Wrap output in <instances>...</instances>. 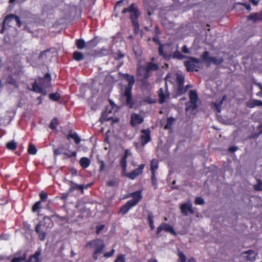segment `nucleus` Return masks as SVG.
I'll return each instance as SVG.
<instances>
[{"mask_svg": "<svg viewBox=\"0 0 262 262\" xmlns=\"http://www.w3.org/2000/svg\"><path fill=\"white\" fill-rule=\"evenodd\" d=\"M115 252V249L113 248L111 251L104 253L103 256L106 258H108L113 256Z\"/></svg>", "mask_w": 262, "mask_h": 262, "instance_id": "obj_56", "label": "nucleus"}, {"mask_svg": "<svg viewBox=\"0 0 262 262\" xmlns=\"http://www.w3.org/2000/svg\"><path fill=\"white\" fill-rule=\"evenodd\" d=\"M151 180L152 185L154 189H156L158 188L157 180L156 176V173H152L151 176Z\"/></svg>", "mask_w": 262, "mask_h": 262, "instance_id": "obj_44", "label": "nucleus"}, {"mask_svg": "<svg viewBox=\"0 0 262 262\" xmlns=\"http://www.w3.org/2000/svg\"><path fill=\"white\" fill-rule=\"evenodd\" d=\"M13 17V20L16 21L17 26L20 28L22 26V23L19 17L14 14H10L9 17Z\"/></svg>", "mask_w": 262, "mask_h": 262, "instance_id": "obj_42", "label": "nucleus"}, {"mask_svg": "<svg viewBox=\"0 0 262 262\" xmlns=\"http://www.w3.org/2000/svg\"><path fill=\"white\" fill-rule=\"evenodd\" d=\"M143 6L145 10L147 11L148 15L149 16L152 15V14L154 13V9L150 6L149 2L146 1V0H144Z\"/></svg>", "mask_w": 262, "mask_h": 262, "instance_id": "obj_26", "label": "nucleus"}, {"mask_svg": "<svg viewBox=\"0 0 262 262\" xmlns=\"http://www.w3.org/2000/svg\"><path fill=\"white\" fill-rule=\"evenodd\" d=\"M257 183L253 185V189L255 191H262V181L259 179H256Z\"/></svg>", "mask_w": 262, "mask_h": 262, "instance_id": "obj_38", "label": "nucleus"}, {"mask_svg": "<svg viewBox=\"0 0 262 262\" xmlns=\"http://www.w3.org/2000/svg\"><path fill=\"white\" fill-rule=\"evenodd\" d=\"M134 206L128 201L124 205L120 207L119 213L122 215L127 213L128 211Z\"/></svg>", "mask_w": 262, "mask_h": 262, "instance_id": "obj_20", "label": "nucleus"}, {"mask_svg": "<svg viewBox=\"0 0 262 262\" xmlns=\"http://www.w3.org/2000/svg\"><path fill=\"white\" fill-rule=\"evenodd\" d=\"M148 216H147V219L149 222L150 228L151 230H153L155 229V226H154V216L153 215V213L150 211H148Z\"/></svg>", "mask_w": 262, "mask_h": 262, "instance_id": "obj_30", "label": "nucleus"}, {"mask_svg": "<svg viewBox=\"0 0 262 262\" xmlns=\"http://www.w3.org/2000/svg\"><path fill=\"white\" fill-rule=\"evenodd\" d=\"M17 143L14 141H11L6 144V148L9 150H14L17 148Z\"/></svg>", "mask_w": 262, "mask_h": 262, "instance_id": "obj_36", "label": "nucleus"}, {"mask_svg": "<svg viewBox=\"0 0 262 262\" xmlns=\"http://www.w3.org/2000/svg\"><path fill=\"white\" fill-rule=\"evenodd\" d=\"M108 50L105 48H102L99 51V54L101 55H106L108 54Z\"/></svg>", "mask_w": 262, "mask_h": 262, "instance_id": "obj_59", "label": "nucleus"}, {"mask_svg": "<svg viewBox=\"0 0 262 262\" xmlns=\"http://www.w3.org/2000/svg\"><path fill=\"white\" fill-rule=\"evenodd\" d=\"M73 58L76 61H79L84 59V55L82 52L76 51L73 53Z\"/></svg>", "mask_w": 262, "mask_h": 262, "instance_id": "obj_29", "label": "nucleus"}, {"mask_svg": "<svg viewBox=\"0 0 262 262\" xmlns=\"http://www.w3.org/2000/svg\"><path fill=\"white\" fill-rule=\"evenodd\" d=\"M248 20H251L253 23H256L257 21L262 20V11L259 13L253 12L249 14L247 17Z\"/></svg>", "mask_w": 262, "mask_h": 262, "instance_id": "obj_18", "label": "nucleus"}, {"mask_svg": "<svg viewBox=\"0 0 262 262\" xmlns=\"http://www.w3.org/2000/svg\"><path fill=\"white\" fill-rule=\"evenodd\" d=\"M63 154L66 155L68 158L72 157H76L77 156V152L75 151H71V154L69 152H64Z\"/></svg>", "mask_w": 262, "mask_h": 262, "instance_id": "obj_57", "label": "nucleus"}, {"mask_svg": "<svg viewBox=\"0 0 262 262\" xmlns=\"http://www.w3.org/2000/svg\"><path fill=\"white\" fill-rule=\"evenodd\" d=\"M63 147L62 146L54 149L53 152L55 156H57L63 154Z\"/></svg>", "mask_w": 262, "mask_h": 262, "instance_id": "obj_51", "label": "nucleus"}, {"mask_svg": "<svg viewBox=\"0 0 262 262\" xmlns=\"http://www.w3.org/2000/svg\"><path fill=\"white\" fill-rule=\"evenodd\" d=\"M174 49V46L171 43H166L160 45L158 48V53L166 60H170L171 54Z\"/></svg>", "mask_w": 262, "mask_h": 262, "instance_id": "obj_7", "label": "nucleus"}, {"mask_svg": "<svg viewBox=\"0 0 262 262\" xmlns=\"http://www.w3.org/2000/svg\"><path fill=\"white\" fill-rule=\"evenodd\" d=\"M127 151L125 152L123 156L120 159L119 161V165L122 168L121 174L123 177L128 178L131 180H134L139 175H141L143 173V170L145 167L144 164H140L139 167L131 172L127 173Z\"/></svg>", "mask_w": 262, "mask_h": 262, "instance_id": "obj_3", "label": "nucleus"}, {"mask_svg": "<svg viewBox=\"0 0 262 262\" xmlns=\"http://www.w3.org/2000/svg\"><path fill=\"white\" fill-rule=\"evenodd\" d=\"M214 106L215 107L216 110L218 113H220L221 111V106H222V102H220L219 103H214Z\"/></svg>", "mask_w": 262, "mask_h": 262, "instance_id": "obj_58", "label": "nucleus"}, {"mask_svg": "<svg viewBox=\"0 0 262 262\" xmlns=\"http://www.w3.org/2000/svg\"><path fill=\"white\" fill-rule=\"evenodd\" d=\"M180 209L182 214L184 216H187L188 214V212L191 214L194 213L192 204L190 203L182 204L180 206Z\"/></svg>", "mask_w": 262, "mask_h": 262, "instance_id": "obj_14", "label": "nucleus"}, {"mask_svg": "<svg viewBox=\"0 0 262 262\" xmlns=\"http://www.w3.org/2000/svg\"><path fill=\"white\" fill-rule=\"evenodd\" d=\"M49 98L50 100L53 101H58L60 98V95L58 92H55L54 93L49 94Z\"/></svg>", "mask_w": 262, "mask_h": 262, "instance_id": "obj_40", "label": "nucleus"}, {"mask_svg": "<svg viewBox=\"0 0 262 262\" xmlns=\"http://www.w3.org/2000/svg\"><path fill=\"white\" fill-rule=\"evenodd\" d=\"M37 150L34 145L30 144L28 148V152L29 154L35 155L36 154Z\"/></svg>", "mask_w": 262, "mask_h": 262, "instance_id": "obj_43", "label": "nucleus"}, {"mask_svg": "<svg viewBox=\"0 0 262 262\" xmlns=\"http://www.w3.org/2000/svg\"><path fill=\"white\" fill-rule=\"evenodd\" d=\"M178 256L179 262H186V259L185 255L182 252L179 251L178 253Z\"/></svg>", "mask_w": 262, "mask_h": 262, "instance_id": "obj_53", "label": "nucleus"}, {"mask_svg": "<svg viewBox=\"0 0 262 262\" xmlns=\"http://www.w3.org/2000/svg\"><path fill=\"white\" fill-rule=\"evenodd\" d=\"M189 96L190 101H198V95L195 90H190L189 92Z\"/></svg>", "mask_w": 262, "mask_h": 262, "instance_id": "obj_37", "label": "nucleus"}, {"mask_svg": "<svg viewBox=\"0 0 262 262\" xmlns=\"http://www.w3.org/2000/svg\"><path fill=\"white\" fill-rule=\"evenodd\" d=\"M7 82L9 84L13 85L15 88H18V86L17 81L11 75H9L7 77Z\"/></svg>", "mask_w": 262, "mask_h": 262, "instance_id": "obj_35", "label": "nucleus"}, {"mask_svg": "<svg viewBox=\"0 0 262 262\" xmlns=\"http://www.w3.org/2000/svg\"><path fill=\"white\" fill-rule=\"evenodd\" d=\"M194 203L196 205H204L205 204L204 200L201 196L196 197L194 200Z\"/></svg>", "mask_w": 262, "mask_h": 262, "instance_id": "obj_52", "label": "nucleus"}, {"mask_svg": "<svg viewBox=\"0 0 262 262\" xmlns=\"http://www.w3.org/2000/svg\"><path fill=\"white\" fill-rule=\"evenodd\" d=\"M127 12L130 13L129 18L133 26L134 27L135 33H137L140 28L138 18L141 15V13L138 7L135 6L134 3L132 4L128 8H125L121 11L122 14H125Z\"/></svg>", "mask_w": 262, "mask_h": 262, "instance_id": "obj_5", "label": "nucleus"}, {"mask_svg": "<svg viewBox=\"0 0 262 262\" xmlns=\"http://www.w3.org/2000/svg\"><path fill=\"white\" fill-rule=\"evenodd\" d=\"M41 208V201L36 202L32 207V211L33 212H36L39 209Z\"/></svg>", "mask_w": 262, "mask_h": 262, "instance_id": "obj_47", "label": "nucleus"}, {"mask_svg": "<svg viewBox=\"0 0 262 262\" xmlns=\"http://www.w3.org/2000/svg\"><path fill=\"white\" fill-rule=\"evenodd\" d=\"M159 167V162L157 160L153 159L150 161V170L151 173H156V170Z\"/></svg>", "mask_w": 262, "mask_h": 262, "instance_id": "obj_25", "label": "nucleus"}, {"mask_svg": "<svg viewBox=\"0 0 262 262\" xmlns=\"http://www.w3.org/2000/svg\"><path fill=\"white\" fill-rule=\"evenodd\" d=\"M67 138L69 139L70 138L73 139L75 143L76 144H79L80 142V139L76 133H72L71 132L68 135Z\"/></svg>", "mask_w": 262, "mask_h": 262, "instance_id": "obj_33", "label": "nucleus"}, {"mask_svg": "<svg viewBox=\"0 0 262 262\" xmlns=\"http://www.w3.org/2000/svg\"><path fill=\"white\" fill-rule=\"evenodd\" d=\"M58 124V119L57 118H53L50 123V127L52 129H55Z\"/></svg>", "mask_w": 262, "mask_h": 262, "instance_id": "obj_48", "label": "nucleus"}, {"mask_svg": "<svg viewBox=\"0 0 262 262\" xmlns=\"http://www.w3.org/2000/svg\"><path fill=\"white\" fill-rule=\"evenodd\" d=\"M76 47L79 50H82L86 47V43L83 39H77L75 40Z\"/></svg>", "mask_w": 262, "mask_h": 262, "instance_id": "obj_31", "label": "nucleus"}, {"mask_svg": "<svg viewBox=\"0 0 262 262\" xmlns=\"http://www.w3.org/2000/svg\"><path fill=\"white\" fill-rule=\"evenodd\" d=\"M182 51L185 54H189V50L188 49L186 45H184L182 48Z\"/></svg>", "mask_w": 262, "mask_h": 262, "instance_id": "obj_62", "label": "nucleus"}, {"mask_svg": "<svg viewBox=\"0 0 262 262\" xmlns=\"http://www.w3.org/2000/svg\"><path fill=\"white\" fill-rule=\"evenodd\" d=\"M100 166L99 167V172H101L104 170L105 165V163H104V161H100Z\"/></svg>", "mask_w": 262, "mask_h": 262, "instance_id": "obj_60", "label": "nucleus"}, {"mask_svg": "<svg viewBox=\"0 0 262 262\" xmlns=\"http://www.w3.org/2000/svg\"><path fill=\"white\" fill-rule=\"evenodd\" d=\"M176 81L178 85H183L185 82L184 76L180 74H177Z\"/></svg>", "mask_w": 262, "mask_h": 262, "instance_id": "obj_39", "label": "nucleus"}, {"mask_svg": "<svg viewBox=\"0 0 262 262\" xmlns=\"http://www.w3.org/2000/svg\"><path fill=\"white\" fill-rule=\"evenodd\" d=\"M122 77L128 82V84L125 86L122 97L125 98V105L129 108H132L134 105V102L132 97V89L135 83V77L127 73L122 74Z\"/></svg>", "mask_w": 262, "mask_h": 262, "instance_id": "obj_2", "label": "nucleus"}, {"mask_svg": "<svg viewBox=\"0 0 262 262\" xmlns=\"http://www.w3.org/2000/svg\"><path fill=\"white\" fill-rule=\"evenodd\" d=\"M176 119L172 117L167 118L166 121V124L165 125L164 128L167 129H170L172 128V125L175 121Z\"/></svg>", "mask_w": 262, "mask_h": 262, "instance_id": "obj_34", "label": "nucleus"}, {"mask_svg": "<svg viewBox=\"0 0 262 262\" xmlns=\"http://www.w3.org/2000/svg\"><path fill=\"white\" fill-rule=\"evenodd\" d=\"M104 227V225H100L99 226H96V233L98 234H99L101 230H102L103 229Z\"/></svg>", "mask_w": 262, "mask_h": 262, "instance_id": "obj_61", "label": "nucleus"}, {"mask_svg": "<svg viewBox=\"0 0 262 262\" xmlns=\"http://www.w3.org/2000/svg\"><path fill=\"white\" fill-rule=\"evenodd\" d=\"M200 58L203 62L206 63L208 67H209L211 63L214 65L218 66L222 64L224 61L223 57L217 58L216 57L210 56V53L207 51L203 52L201 55Z\"/></svg>", "mask_w": 262, "mask_h": 262, "instance_id": "obj_6", "label": "nucleus"}, {"mask_svg": "<svg viewBox=\"0 0 262 262\" xmlns=\"http://www.w3.org/2000/svg\"><path fill=\"white\" fill-rule=\"evenodd\" d=\"M197 101L190 100L189 102H187L186 103V111H188L189 110H194L196 109L198 107Z\"/></svg>", "mask_w": 262, "mask_h": 262, "instance_id": "obj_28", "label": "nucleus"}, {"mask_svg": "<svg viewBox=\"0 0 262 262\" xmlns=\"http://www.w3.org/2000/svg\"><path fill=\"white\" fill-rule=\"evenodd\" d=\"M125 55L121 51H118L114 54V58L116 60H119L124 57Z\"/></svg>", "mask_w": 262, "mask_h": 262, "instance_id": "obj_45", "label": "nucleus"}, {"mask_svg": "<svg viewBox=\"0 0 262 262\" xmlns=\"http://www.w3.org/2000/svg\"><path fill=\"white\" fill-rule=\"evenodd\" d=\"M32 89L31 90L34 92L40 93L43 96H46L47 94V91L46 89L48 88H43L39 86L36 81H34L32 83Z\"/></svg>", "mask_w": 262, "mask_h": 262, "instance_id": "obj_15", "label": "nucleus"}, {"mask_svg": "<svg viewBox=\"0 0 262 262\" xmlns=\"http://www.w3.org/2000/svg\"><path fill=\"white\" fill-rule=\"evenodd\" d=\"M41 249L38 248L37 250L35 252V253L33 255L30 256L28 261H30L32 260V258H34L35 261L34 262H40L39 260V256L41 255Z\"/></svg>", "mask_w": 262, "mask_h": 262, "instance_id": "obj_27", "label": "nucleus"}, {"mask_svg": "<svg viewBox=\"0 0 262 262\" xmlns=\"http://www.w3.org/2000/svg\"><path fill=\"white\" fill-rule=\"evenodd\" d=\"M70 172H71V174L72 176H75L78 173V171H77V170L75 168H72L71 169H70Z\"/></svg>", "mask_w": 262, "mask_h": 262, "instance_id": "obj_64", "label": "nucleus"}, {"mask_svg": "<svg viewBox=\"0 0 262 262\" xmlns=\"http://www.w3.org/2000/svg\"><path fill=\"white\" fill-rule=\"evenodd\" d=\"M119 184V181L117 179H114L110 180L106 183V185L108 187H114L118 186Z\"/></svg>", "mask_w": 262, "mask_h": 262, "instance_id": "obj_46", "label": "nucleus"}, {"mask_svg": "<svg viewBox=\"0 0 262 262\" xmlns=\"http://www.w3.org/2000/svg\"><path fill=\"white\" fill-rule=\"evenodd\" d=\"M187 91V88H184L183 85H178V94L180 95L184 94Z\"/></svg>", "mask_w": 262, "mask_h": 262, "instance_id": "obj_50", "label": "nucleus"}, {"mask_svg": "<svg viewBox=\"0 0 262 262\" xmlns=\"http://www.w3.org/2000/svg\"><path fill=\"white\" fill-rule=\"evenodd\" d=\"M159 96V102L160 104H163L166 101L167 98L169 97V94H165L164 93L163 88H161L158 91Z\"/></svg>", "mask_w": 262, "mask_h": 262, "instance_id": "obj_22", "label": "nucleus"}, {"mask_svg": "<svg viewBox=\"0 0 262 262\" xmlns=\"http://www.w3.org/2000/svg\"><path fill=\"white\" fill-rule=\"evenodd\" d=\"M114 262H125V256L123 254L119 255Z\"/></svg>", "mask_w": 262, "mask_h": 262, "instance_id": "obj_55", "label": "nucleus"}, {"mask_svg": "<svg viewBox=\"0 0 262 262\" xmlns=\"http://www.w3.org/2000/svg\"><path fill=\"white\" fill-rule=\"evenodd\" d=\"M152 40L155 42L156 43L159 45V46H160V45H163L162 43H161V42H160V40H159L158 36H156V37H154L152 38Z\"/></svg>", "mask_w": 262, "mask_h": 262, "instance_id": "obj_63", "label": "nucleus"}, {"mask_svg": "<svg viewBox=\"0 0 262 262\" xmlns=\"http://www.w3.org/2000/svg\"><path fill=\"white\" fill-rule=\"evenodd\" d=\"M187 60L184 62V65L188 72L198 71L200 68L201 61L199 59L192 56H187Z\"/></svg>", "mask_w": 262, "mask_h": 262, "instance_id": "obj_8", "label": "nucleus"}, {"mask_svg": "<svg viewBox=\"0 0 262 262\" xmlns=\"http://www.w3.org/2000/svg\"><path fill=\"white\" fill-rule=\"evenodd\" d=\"M10 14L6 15L3 21V23L8 27H11V23L13 20V17H9Z\"/></svg>", "mask_w": 262, "mask_h": 262, "instance_id": "obj_41", "label": "nucleus"}, {"mask_svg": "<svg viewBox=\"0 0 262 262\" xmlns=\"http://www.w3.org/2000/svg\"><path fill=\"white\" fill-rule=\"evenodd\" d=\"M99 40L97 37H94L92 39L86 42V48L89 49H91L95 47L98 44Z\"/></svg>", "mask_w": 262, "mask_h": 262, "instance_id": "obj_24", "label": "nucleus"}, {"mask_svg": "<svg viewBox=\"0 0 262 262\" xmlns=\"http://www.w3.org/2000/svg\"><path fill=\"white\" fill-rule=\"evenodd\" d=\"M143 121V118L139 114L133 113L131 115L130 123L133 126L141 124Z\"/></svg>", "mask_w": 262, "mask_h": 262, "instance_id": "obj_17", "label": "nucleus"}, {"mask_svg": "<svg viewBox=\"0 0 262 262\" xmlns=\"http://www.w3.org/2000/svg\"><path fill=\"white\" fill-rule=\"evenodd\" d=\"M246 106L249 108H253L256 106H262V101L257 99H252L246 102Z\"/></svg>", "mask_w": 262, "mask_h": 262, "instance_id": "obj_21", "label": "nucleus"}, {"mask_svg": "<svg viewBox=\"0 0 262 262\" xmlns=\"http://www.w3.org/2000/svg\"><path fill=\"white\" fill-rule=\"evenodd\" d=\"M26 256H27L26 253H25L20 257H17L13 258L11 260V262H21L26 259Z\"/></svg>", "mask_w": 262, "mask_h": 262, "instance_id": "obj_49", "label": "nucleus"}, {"mask_svg": "<svg viewBox=\"0 0 262 262\" xmlns=\"http://www.w3.org/2000/svg\"><path fill=\"white\" fill-rule=\"evenodd\" d=\"M56 217L58 219H62L58 215H52L51 217L47 216H45L42 220L40 221L35 227V231L38 234V238L41 241H44L47 236V231L48 229H51L54 225L52 218Z\"/></svg>", "mask_w": 262, "mask_h": 262, "instance_id": "obj_1", "label": "nucleus"}, {"mask_svg": "<svg viewBox=\"0 0 262 262\" xmlns=\"http://www.w3.org/2000/svg\"><path fill=\"white\" fill-rule=\"evenodd\" d=\"M187 58V56L183 55L182 54L179 50V46L177 45L175 51L173 50L172 54H171V59H178L182 60L184 58Z\"/></svg>", "mask_w": 262, "mask_h": 262, "instance_id": "obj_19", "label": "nucleus"}, {"mask_svg": "<svg viewBox=\"0 0 262 262\" xmlns=\"http://www.w3.org/2000/svg\"><path fill=\"white\" fill-rule=\"evenodd\" d=\"M39 196L41 202L45 201L48 198V194H47V193L43 191H42L41 192H40Z\"/></svg>", "mask_w": 262, "mask_h": 262, "instance_id": "obj_54", "label": "nucleus"}, {"mask_svg": "<svg viewBox=\"0 0 262 262\" xmlns=\"http://www.w3.org/2000/svg\"><path fill=\"white\" fill-rule=\"evenodd\" d=\"M51 76L49 73H46L43 77H38L36 81L39 86L43 88L51 87Z\"/></svg>", "mask_w": 262, "mask_h": 262, "instance_id": "obj_9", "label": "nucleus"}, {"mask_svg": "<svg viewBox=\"0 0 262 262\" xmlns=\"http://www.w3.org/2000/svg\"><path fill=\"white\" fill-rule=\"evenodd\" d=\"M141 190H137L136 191L130 193L127 197L131 196L133 198L132 199L129 200V201L135 206L138 204L139 201L142 198L141 194Z\"/></svg>", "mask_w": 262, "mask_h": 262, "instance_id": "obj_13", "label": "nucleus"}, {"mask_svg": "<svg viewBox=\"0 0 262 262\" xmlns=\"http://www.w3.org/2000/svg\"><path fill=\"white\" fill-rule=\"evenodd\" d=\"M243 254H247L246 259L251 261H254L255 260L256 256L257 255V253H256L253 250H249L247 251H245L243 252Z\"/></svg>", "mask_w": 262, "mask_h": 262, "instance_id": "obj_23", "label": "nucleus"}, {"mask_svg": "<svg viewBox=\"0 0 262 262\" xmlns=\"http://www.w3.org/2000/svg\"><path fill=\"white\" fill-rule=\"evenodd\" d=\"M142 135L140 136L141 145L144 146L147 143L151 141L150 130L149 128L143 129L141 130Z\"/></svg>", "mask_w": 262, "mask_h": 262, "instance_id": "obj_12", "label": "nucleus"}, {"mask_svg": "<svg viewBox=\"0 0 262 262\" xmlns=\"http://www.w3.org/2000/svg\"><path fill=\"white\" fill-rule=\"evenodd\" d=\"M79 163L83 168H86L90 165V161L86 157H82L80 159Z\"/></svg>", "mask_w": 262, "mask_h": 262, "instance_id": "obj_32", "label": "nucleus"}, {"mask_svg": "<svg viewBox=\"0 0 262 262\" xmlns=\"http://www.w3.org/2000/svg\"><path fill=\"white\" fill-rule=\"evenodd\" d=\"M162 230H165L172 235H176V232L173 227L166 223H162L157 228L156 234L158 235Z\"/></svg>", "mask_w": 262, "mask_h": 262, "instance_id": "obj_10", "label": "nucleus"}, {"mask_svg": "<svg viewBox=\"0 0 262 262\" xmlns=\"http://www.w3.org/2000/svg\"><path fill=\"white\" fill-rule=\"evenodd\" d=\"M70 187L68 190L69 193L73 192L74 190H80L81 193H83L84 186L83 185L77 184L72 181H69Z\"/></svg>", "mask_w": 262, "mask_h": 262, "instance_id": "obj_16", "label": "nucleus"}, {"mask_svg": "<svg viewBox=\"0 0 262 262\" xmlns=\"http://www.w3.org/2000/svg\"><path fill=\"white\" fill-rule=\"evenodd\" d=\"M84 247L86 248H94L92 257L96 260L98 259L99 255L103 252L105 245L103 239L97 238L88 242Z\"/></svg>", "mask_w": 262, "mask_h": 262, "instance_id": "obj_4", "label": "nucleus"}, {"mask_svg": "<svg viewBox=\"0 0 262 262\" xmlns=\"http://www.w3.org/2000/svg\"><path fill=\"white\" fill-rule=\"evenodd\" d=\"M159 69V66L158 64L155 63L152 61L147 62L145 68L144 77L145 78H148L150 76V72L157 71Z\"/></svg>", "mask_w": 262, "mask_h": 262, "instance_id": "obj_11", "label": "nucleus"}]
</instances>
